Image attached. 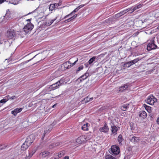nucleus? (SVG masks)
Wrapping results in <instances>:
<instances>
[{"label":"nucleus","instance_id":"obj_39","mask_svg":"<svg viewBox=\"0 0 159 159\" xmlns=\"http://www.w3.org/2000/svg\"><path fill=\"white\" fill-rule=\"evenodd\" d=\"M50 22L49 21V20L46 21L45 22V25L47 26H49L50 25H51V24L50 23Z\"/></svg>","mask_w":159,"mask_h":159},{"label":"nucleus","instance_id":"obj_7","mask_svg":"<svg viewBox=\"0 0 159 159\" xmlns=\"http://www.w3.org/2000/svg\"><path fill=\"white\" fill-rule=\"evenodd\" d=\"M157 46L155 44L154 40H151L147 45V49L148 51L157 48Z\"/></svg>","mask_w":159,"mask_h":159},{"label":"nucleus","instance_id":"obj_6","mask_svg":"<svg viewBox=\"0 0 159 159\" xmlns=\"http://www.w3.org/2000/svg\"><path fill=\"white\" fill-rule=\"evenodd\" d=\"M35 139V137L34 134H31L27 137L25 142L30 146L33 142Z\"/></svg>","mask_w":159,"mask_h":159},{"label":"nucleus","instance_id":"obj_45","mask_svg":"<svg viewBox=\"0 0 159 159\" xmlns=\"http://www.w3.org/2000/svg\"><path fill=\"white\" fill-rule=\"evenodd\" d=\"M47 131L46 130V131H44V133L43 134V136L42 137V139H43V138L44 137V136H45V134L47 133Z\"/></svg>","mask_w":159,"mask_h":159},{"label":"nucleus","instance_id":"obj_8","mask_svg":"<svg viewBox=\"0 0 159 159\" xmlns=\"http://www.w3.org/2000/svg\"><path fill=\"white\" fill-rule=\"evenodd\" d=\"M99 130L101 132H103L105 133H107L109 131V129L107 123L105 122L103 126L100 127Z\"/></svg>","mask_w":159,"mask_h":159},{"label":"nucleus","instance_id":"obj_31","mask_svg":"<svg viewBox=\"0 0 159 159\" xmlns=\"http://www.w3.org/2000/svg\"><path fill=\"white\" fill-rule=\"evenodd\" d=\"M89 102V97L88 96L85 97L84 100H82L81 101V102L82 103H87L88 102Z\"/></svg>","mask_w":159,"mask_h":159},{"label":"nucleus","instance_id":"obj_47","mask_svg":"<svg viewBox=\"0 0 159 159\" xmlns=\"http://www.w3.org/2000/svg\"><path fill=\"white\" fill-rule=\"evenodd\" d=\"M69 156H66L63 158V159H69Z\"/></svg>","mask_w":159,"mask_h":159},{"label":"nucleus","instance_id":"obj_11","mask_svg":"<svg viewBox=\"0 0 159 159\" xmlns=\"http://www.w3.org/2000/svg\"><path fill=\"white\" fill-rule=\"evenodd\" d=\"M37 150V148L30 149L29 151V155L26 156L25 157L26 159H30L32 156L34 154Z\"/></svg>","mask_w":159,"mask_h":159},{"label":"nucleus","instance_id":"obj_44","mask_svg":"<svg viewBox=\"0 0 159 159\" xmlns=\"http://www.w3.org/2000/svg\"><path fill=\"white\" fill-rule=\"evenodd\" d=\"M54 5H55V9H57L58 8V7H59L57 5V3H54Z\"/></svg>","mask_w":159,"mask_h":159},{"label":"nucleus","instance_id":"obj_52","mask_svg":"<svg viewBox=\"0 0 159 159\" xmlns=\"http://www.w3.org/2000/svg\"><path fill=\"white\" fill-rule=\"evenodd\" d=\"M77 16V14H75L73 16H72V17H73V19H74L75 18H76V17Z\"/></svg>","mask_w":159,"mask_h":159},{"label":"nucleus","instance_id":"obj_25","mask_svg":"<svg viewBox=\"0 0 159 159\" xmlns=\"http://www.w3.org/2000/svg\"><path fill=\"white\" fill-rule=\"evenodd\" d=\"M143 107L145 108L146 110L149 113L151 112L152 110L151 107L145 104L143 105Z\"/></svg>","mask_w":159,"mask_h":159},{"label":"nucleus","instance_id":"obj_21","mask_svg":"<svg viewBox=\"0 0 159 159\" xmlns=\"http://www.w3.org/2000/svg\"><path fill=\"white\" fill-rule=\"evenodd\" d=\"M9 95H7L4 97V98L1 100L0 101V103H5L9 100Z\"/></svg>","mask_w":159,"mask_h":159},{"label":"nucleus","instance_id":"obj_22","mask_svg":"<svg viewBox=\"0 0 159 159\" xmlns=\"http://www.w3.org/2000/svg\"><path fill=\"white\" fill-rule=\"evenodd\" d=\"M88 125H90L88 123L84 124L81 127V129L84 131H86L89 130Z\"/></svg>","mask_w":159,"mask_h":159},{"label":"nucleus","instance_id":"obj_41","mask_svg":"<svg viewBox=\"0 0 159 159\" xmlns=\"http://www.w3.org/2000/svg\"><path fill=\"white\" fill-rule=\"evenodd\" d=\"M57 17H56V18L54 19L49 20L50 21V22L52 24L53 22L54 21L57 19Z\"/></svg>","mask_w":159,"mask_h":159},{"label":"nucleus","instance_id":"obj_20","mask_svg":"<svg viewBox=\"0 0 159 159\" xmlns=\"http://www.w3.org/2000/svg\"><path fill=\"white\" fill-rule=\"evenodd\" d=\"M49 154V152L47 151L42 152L40 154V155L43 158L48 156Z\"/></svg>","mask_w":159,"mask_h":159},{"label":"nucleus","instance_id":"obj_57","mask_svg":"<svg viewBox=\"0 0 159 159\" xmlns=\"http://www.w3.org/2000/svg\"><path fill=\"white\" fill-rule=\"evenodd\" d=\"M157 124L159 125V117L157 119Z\"/></svg>","mask_w":159,"mask_h":159},{"label":"nucleus","instance_id":"obj_4","mask_svg":"<svg viewBox=\"0 0 159 159\" xmlns=\"http://www.w3.org/2000/svg\"><path fill=\"white\" fill-rule=\"evenodd\" d=\"M110 153L114 155H117L120 152V148L117 146L112 145L111 146L110 151Z\"/></svg>","mask_w":159,"mask_h":159},{"label":"nucleus","instance_id":"obj_58","mask_svg":"<svg viewBox=\"0 0 159 159\" xmlns=\"http://www.w3.org/2000/svg\"><path fill=\"white\" fill-rule=\"evenodd\" d=\"M93 97L91 98H89V101H92V100H93Z\"/></svg>","mask_w":159,"mask_h":159},{"label":"nucleus","instance_id":"obj_13","mask_svg":"<svg viewBox=\"0 0 159 159\" xmlns=\"http://www.w3.org/2000/svg\"><path fill=\"white\" fill-rule=\"evenodd\" d=\"M143 6V4L142 3L139 4L138 5H135L133 7L132 9L131 8L132 7H131V9L130 10V12H129V13H131L133 12H134L137 9L140 8L142 7Z\"/></svg>","mask_w":159,"mask_h":159},{"label":"nucleus","instance_id":"obj_26","mask_svg":"<svg viewBox=\"0 0 159 159\" xmlns=\"http://www.w3.org/2000/svg\"><path fill=\"white\" fill-rule=\"evenodd\" d=\"M105 159H116L115 157H113L110 154H107L105 156Z\"/></svg>","mask_w":159,"mask_h":159},{"label":"nucleus","instance_id":"obj_14","mask_svg":"<svg viewBox=\"0 0 159 159\" xmlns=\"http://www.w3.org/2000/svg\"><path fill=\"white\" fill-rule=\"evenodd\" d=\"M86 141L90 140L92 138L91 132H89L86 133L85 134L83 135Z\"/></svg>","mask_w":159,"mask_h":159},{"label":"nucleus","instance_id":"obj_53","mask_svg":"<svg viewBox=\"0 0 159 159\" xmlns=\"http://www.w3.org/2000/svg\"><path fill=\"white\" fill-rule=\"evenodd\" d=\"M71 19L70 18H69L68 19L66 20V21L67 22L70 21H71Z\"/></svg>","mask_w":159,"mask_h":159},{"label":"nucleus","instance_id":"obj_3","mask_svg":"<svg viewBox=\"0 0 159 159\" xmlns=\"http://www.w3.org/2000/svg\"><path fill=\"white\" fill-rule=\"evenodd\" d=\"M145 101L148 104L150 105H153L154 104L155 102H157V99L153 95L151 94L148 97L147 99Z\"/></svg>","mask_w":159,"mask_h":159},{"label":"nucleus","instance_id":"obj_30","mask_svg":"<svg viewBox=\"0 0 159 159\" xmlns=\"http://www.w3.org/2000/svg\"><path fill=\"white\" fill-rule=\"evenodd\" d=\"M89 75V74L88 73H86L82 75L80 77V79H82L83 80H85Z\"/></svg>","mask_w":159,"mask_h":159},{"label":"nucleus","instance_id":"obj_42","mask_svg":"<svg viewBox=\"0 0 159 159\" xmlns=\"http://www.w3.org/2000/svg\"><path fill=\"white\" fill-rule=\"evenodd\" d=\"M16 98V96H13L11 97H10V96H9V99H11L13 100L14 99Z\"/></svg>","mask_w":159,"mask_h":159},{"label":"nucleus","instance_id":"obj_36","mask_svg":"<svg viewBox=\"0 0 159 159\" xmlns=\"http://www.w3.org/2000/svg\"><path fill=\"white\" fill-rule=\"evenodd\" d=\"M7 145L6 144H1L0 145V150L5 149L7 147Z\"/></svg>","mask_w":159,"mask_h":159},{"label":"nucleus","instance_id":"obj_54","mask_svg":"<svg viewBox=\"0 0 159 159\" xmlns=\"http://www.w3.org/2000/svg\"><path fill=\"white\" fill-rule=\"evenodd\" d=\"M84 65L86 67H87L89 64L87 62L86 63H85Z\"/></svg>","mask_w":159,"mask_h":159},{"label":"nucleus","instance_id":"obj_15","mask_svg":"<svg viewBox=\"0 0 159 159\" xmlns=\"http://www.w3.org/2000/svg\"><path fill=\"white\" fill-rule=\"evenodd\" d=\"M111 133L114 135H116L117 134V132L118 131L117 128L116 126L113 125L111 126Z\"/></svg>","mask_w":159,"mask_h":159},{"label":"nucleus","instance_id":"obj_60","mask_svg":"<svg viewBox=\"0 0 159 159\" xmlns=\"http://www.w3.org/2000/svg\"><path fill=\"white\" fill-rule=\"evenodd\" d=\"M147 74H149L150 73H151V72H150V71H147Z\"/></svg>","mask_w":159,"mask_h":159},{"label":"nucleus","instance_id":"obj_24","mask_svg":"<svg viewBox=\"0 0 159 159\" xmlns=\"http://www.w3.org/2000/svg\"><path fill=\"white\" fill-rule=\"evenodd\" d=\"M65 151L64 150L60 151L58 153H57V155L58 156V158L61 157L65 155Z\"/></svg>","mask_w":159,"mask_h":159},{"label":"nucleus","instance_id":"obj_59","mask_svg":"<svg viewBox=\"0 0 159 159\" xmlns=\"http://www.w3.org/2000/svg\"><path fill=\"white\" fill-rule=\"evenodd\" d=\"M57 105V104H54V105H53L52 106V108H53L54 107H55Z\"/></svg>","mask_w":159,"mask_h":159},{"label":"nucleus","instance_id":"obj_46","mask_svg":"<svg viewBox=\"0 0 159 159\" xmlns=\"http://www.w3.org/2000/svg\"><path fill=\"white\" fill-rule=\"evenodd\" d=\"M54 143H52V144H51L50 145V148H52L54 147Z\"/></svg>","mask_w":159,"mask_h":159},{"label":"nucleus","instance_id":"obj_9","mask_svg":"<svg viewBox=\"0 0 159 159\" xmlns=\"http://www.w3.org/2000/svg\"><path fill=\"white\" fill-rule=\"evenodd\" d=\"M75 142L78 144H81L86 142L83 135L80 136L77 138L76 139Z\"/></svg>","mask_w":159,"mask_h":159},{"label":"nucleus","instance_id":"obj_5","mask_svg":"<svg viewBox=\"0 0 159 159\" xmlns=\"http://www.w3.org/2000/svg\"><path fill=\"white\" fill-rule=\"evenodd\" d=\"M34 26V25L31 23H28L24 26V31L26 33H28L31 31L33 28Z\"/></svg>","mask_w":159,"mask_h":159},{"label":"nucleus","instance_id":"obj_40","mask_svg":"<svg viewBox=\"0 0 159 159\" xmlns=\"http://www.w3.org/2000/svg\"><path fill=\"white\" fill-rule=\"evenodd\" d=\"M84 80H83L82 79H80V77L77 80V81L79 83H80L83 81Z\"/></svg>","mask_w":159,"mask_h":159},{"label":"nucleus","instance_id":"obj_23","mask_svg":"<svg viewBox=\"0 0 159 159\" xmlns=\"http://www.w3.org/2000/svg\"><path fill=\"white\" fill-rule=\"evenodd\" d=\"M129 104H125L120 107L121 109L123 111H125L129 108Z\"/></svg>","mask_w":159,"mask_h":159},{"label":"nucleus","instance_id":"obj_12","mask_svg":"<svg viewBox=\"0 0 159 159\" xmlns=\"http://www.w3.org/2000/svg\"><path fill=\"white\" fill-rule=\"evenodd\" d=\"M138 115L139 117L144 119L146 118L147 114L145 111H142L139 112Z\"/></svg>","mask_w":159,"mask_h":159},{"label":"nucleus","instance_id":"obj_49","mask_svg":"<svg viewBox=\"0 0 159 159\" xmlns=\"http://www.w3.org/2000/svg\"><path fill=\"white\" fill-rule=\"evenodd\" d=\"M77 16V14H75L73 16H72V17H73V19H74L75 18H76V17Z\"/></svg>","mask_w":159,"mask_h":159},{"label":"nucleus","instance_id":"obj_28","mask_svg":"<svg viewBox=\"0 0 159 159\" xmlns=\"http://www.w3.org/2000/svg\"><path fill=\"white\" fill-rule=\"evenodd\" d=\"M78 10H79V9L78 8H75L73 11H72L70 14H69L67 15H66V16H65L64 17V18L66 19V18H67V17H68V16H71L72 14H74Z\"/></svg>","mask_w":159,"mask_h":159},{"label":"nucleus","instance_id":"obj_16","mask_svg":"<svg viewBox=\"0 0 159 159\" xmlns=\"http://www.w3.org/2000/svg\"><path fill=\"white\" fill-rule=\"evenodd\" d=\"M22 110V109L21 108H16L11 111V113L14 116H16L18 113L20 112Z\"/></svg>","mask_w":159,"mask_h":159},{"label":"nucleus","instance_id":"obj_64","mask_svg":"<svg viewBox=\"0 0 159 159\" xmlns=\"http://www.w3.org/2000/svg\"><path fill=\"white\" fill-rule=\"evenodd\" d=\"M50 126H51V128H52V125H50Z\"/></svg>","mask_w":159,"mask_h":159},{"label":"nucleus","instance_id":"obj_62","mask_svg":"<svg viewBox=\"0 0 159 159\" xmlns=\"http://www.w3.org/2000/svg\"><path fill=\"white\" fill-rule=\"evenodd\" d=\"M131 127V129L132 130H134V129H133V128L131 126H130Z\"/></svg>","mask_w":159,"mask_h":159},{"label":"nucleus","instance_id":"obj_34","mask_svg":"<svg viewBox=\"0 0 159 159\" xmlns=\"http://www.w3.org/2000/svg\"><path fill=\"white\" fill-rule=\"evenodd\" d=\"M139 58H137L134 59L133 60L131 61H130V63L131 64V65H133L135 63H137L138 61H139Z\"/></svg>","mask_w":159,"mask_h":159},{"label":"nucleus","instance_id":"obj_32","mask_svg":"<svg viewBox=\"0 0 159 159\" xmlns=\"http://www.w3.org/2000/svg\"><path fill=\"white\" fill-rule=\"evenodd\" d=\"M95 59L96 57L95 56L93 57L89 60L88 62L89 64L90 65L95 60Z\"/></svg>","mask_w":159,"mask_h":159},{"label":"nucleus","instance_id":"obj_43","mask_svg":"<svg viewBox=\"0 0 159 159\" xmlns=\"http://www.w3.org/2000/svg\"><path fill=\"white\" fill-rule=\"evenodd\" d=\"M120 16H121V15H120V12L116 15V17H119Z\"/></svg>","mask_w":159,"mask_h":159},{"label":"nucleus","instance_id":"obj_61","mask_svg":"<svg viewBox=\"0 0 159 159\" xmlns=\"http://www.w3.org/2000/svg\"><path fill=\"white\" fill-rule=\"evenodd\" d=\"M71 19V20H72L74 19L73 18V17H71L70 18Z\"/></svg>","mask_w":159,"mask_h":159},{"label":"nucleus","instance_id":"obj_63","mask_svg":"<svg viewBox=\"0 0 159 159\" xmlns=\"http://www.w3.org/2000/svg\"><path fill=\"white\" fill-rule=\"evenodd\" d=\"M32 59H30V60H29L28 61H27L28 62L29 61H30Z\"/></svg>","mask_w":159,"mask_h":159},{"label":"nucleus","instance_id":"obj_48","mask_svg":"<svg viewBox=\"0 0 159 159\" xmlns=\"http://www.w3.org/2000/svg\"><path fill=\"white\" fill-rule=\"evenodd\" d=\"M84 5H80L78 7V8H79V9H80V8L83 7H84Z\"/></svg>","mask_w":159,"mask_h":159},{"label":"nucleus","instance_id":"obj_50","mask_svg":"<svg viewBox=\"0 0 159 159\" xmlns=\"http://www.w3.org/2000/svg\"><path fill=\"white\" fill-rule=\"evenodd\" d=\"M77 16V14H75L73 16H72V17H73V19H74L75 18H76V17Z\"/></svg>","mask_w":159,"mask_h":159},{"label":"nucleus","instance_id":"obj_51","mask_svg":"<svg viewBox=\"0 0 159 159\" xmlns=\"http://www.w3.org/2000/svg\"><path fill=\"white\" fill-rule=\"evenodd\" d=\"M77 16V14H75L73 16H72V17H73V19H74L75 18H76V17Z\"/></svg>","mask_w":159,"mask_h":159},{"label":"nucleus","instance_id":"obj_1","mask_svg":"<svg viewBox=\"0 0 159 159\" xmlns=\"http://www.w3.org/2000/svg\"><path fill=\"white\" fill-rule=\"evenodd\" d=\"M13 28V27H12L9 28L5 34L6 37L9 39H13L16 36V30Z\"/></svg>","mask_w":159,"mask_h":159},{"label":"nucleus","instance_id":"obj_56","mask_svg":"<svg viewBox=\"0 0 159 159\" xmlns=\"http://www.w3.org/2000/svg\"><path fill=\"white\" fill-rule=\"evenodd\" d=\"M57 4L58 6H59L61 5V2H59V3H57Z\"/></svg>","mask_w":159,"mask_h":159},{"label":"nucleus","instance_id":"obj_55","mask_svg":"<svg viewBox=\"0 0 159 159\" xmlns=\"http://www.w3.org/2000/svg\"><path fill=\"white\" fill-rule=\"evenodd\" d=\"M5 1V0H0V3H2L3 2H4Z\"/></svg>","mask_w":159,"mask_h":159},{"label":"nucleus","instance_id":"obj_18","mask_svg":"<svg viewBox=\"0 0 159 159\" xmlns=\"http://www.w3.org/2000/svg\"><path fill=\"white\" fill-rule=\"evenodd\" d=\"M30 145H29L28 144H27V143L25 142L22 145L21 147V150L22 151H25L30 146Z\"/></svg>","mask_w":159,"mask_h":159},{"label":"nucleus","instance_id":"obj_10","mask_svg":"<svg viewBox=\"0 0 159 159\" xmlns=\"http://www.w3.org/2000/svg\"><path fill=\"white\" fill-rule=\"evenodd\" d=\"M128 87L129 86L127 84H125L123 86L117 88L116 92L118 93L122 92L128 89Z\"/></svg>","mask_w":159,"mask_h":159},{"label":"nucleus","instance_id":"obj_37","mask_svg":"<svg viewBox=\"0 0 159 159\" xmlns=\"http://www.w3.org/2000/svg\"><path fill=\"white\" fill-rule=\"evenodd\" d=\"M131 64L130 63V61L126 62L124 64V68L125 67L128 68L131 66Z\"/></svg>","mask_w":159,"mask_h":159},{"label":"nucleus","instance_id":"obj_17","mask_svg":"<svg viewBox=\"0 0 159 159\" xmlns=\"http://www.w3.org/2000/svg\"><path fill=\"white\" fill-rule=\"evenodd\" d=\"M140 140V138L139 137L133 136L131 138V141L134 143H137Z\"/></svg>","mask_w":159,"mask_h":159},{"label":"nucleus","instance_id":"obj_35","mask_svg":"<svg viewBox=\"0 0 159 159\" xmlns=\"http://www.w3.org/2000/svg\"><path fill=\"white\" fill-rule=\"evenodd\" d=\"M49 9L50 11H52L55 9L54 4H51L49 5Z\"/></svg>","mask_w":159,"mask_h":159},{"label":"nucleus","instance_id":"obj_33","mask_svg":"<svg viewBox=\"0 0 159 159\" xmlns=\"http://www.w3.org/2000/svg\"><path fill=\"white\" fill-rule=\"evenodd\" d=\"M64 82V79H61L60 80L58 81L57 83L58 86H60L63 84Z\"/></svg>","mask_w":159,"mask_h":159},{"label":"nucleus","instance_id":"obj_29","mask_svg":"<svg viewBox=\"0 0 159 159\" xmlns=\"http://www.w3.org/2000/svg\"><path fill=\"white\" fill-rule=\"evenodd\" d=\"M118 141L119 143V144L121 145V142L123 141L122 136L121 134H120L118 137Z\"/></svg>","mask_w":159,"mask_h":159},{"label":"nucleus","instance_id":"obj_2","mask_svg":"<svg viewBox=\"0 0 159 159\" xmlns=\"http://www.w3.org/2000/svg\"><path fill=\"white\" fill-rule=\"evenodd\" d=\"M78 60L75 61L73 63H71L70 61H68L63 63L61 66V70L65 71L70 68L71 67L75 65Z\"/></svg>","mask_w":159,"mask_h":159},{"label":"nucleus","instance_id":"obj_27","mask_svg":"<svg viewBox=\"0 0 159 159\" xmlns=\"http://www.w3.org/2000/svg\"><path fill=\"white\" fill-rule=\"evenodd\" d=\"M131 9V8H129L127 9L121 11L120 12V14L121 16L126 13L127 12L130 11Z\"/></svg>","mask_w":159,"mask_h":159},{"label":"nucleus","instance_id":"obj_19","mask_svg":"<svg viewBox=\"0 0 159 159\" xmlns=\"http://www.w3.org/2000/svg\"><path fill=\"white\" fill-rule=\"evenodd\" d=\"M57 85V83L56 82L55 84L51 85L49 87V89L51 90L55 89L58 88L59 86H58Z\"/></svg>","mask_w":159,"mask_h":159},{"label":"nucleus","instance_id":"obj_38","mask_svg":"<svg viewBox=\"0 0 159 159\" xmlns=\"http://www.w3.org/2000/svg\"><path fill=\"white\" fill-rule=\"evenodd\" d=\"M84 68V66L83 65L80 66L76 70V72H78V71L83 70Z\"/></svg>","mask_w":159,"mask_h":159}]
</instances>
